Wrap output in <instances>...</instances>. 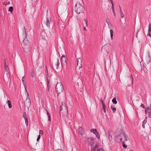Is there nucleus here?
Listing matches in <instances>:
<instances>
[{"label": "nucleus", "mask_w": 151, "mask_h": 151, "mask_svg": "<svg viewBox=\"0 0 151 151\" xmlns=\"http://www.w3.org/2000/svg\"><path fill=\"white\" fill-rule=\"evenodd\" d=\"M22 46L24 51L26 53H28L31 50L30 47V44L29 41L26 39H24L22 43Z\"/></svg>", "instance_id": "2"}, {"label": "nucleus", "mask_w": 151, "mask_h": 151, "mask_svg": "<svg viewBox=\"0 0 151 151\" xmlns=\"http://www.w3.org/2000/svg\"><path fill=\"white\" fill-rule=\"evenodd\" d=\"M111 37H113V32L112 30L111 29L110 30Z\"/></svg>", "instance_id": "29"}, {"label": "nucleus", "mask_w": 151, "mask_h": 151, "mask_svg": "<svg viewBox=\"0 0 151 151\" xmlns=\"http://www.w3.org/2000/svg\"><path fill=\"white\" fill-rule=\"evenodd\" d=\"M24 105L25 106L29 107L31 104L30 100L29 99H27L24 102Z\"/></svg>", "instance_id": "5"}, {"label": "nucleus", "mask_w": 151, "mask_h": 151, "mask_svg": "<svg viewBox=\"0 0 151 151\" xmlns=\"http://www.w3.org/2000/svg\"><path fill=\"white\" fill-rule=\"evenodd\" d=\"M83 30H84V31H86L87 30H86V28L85 27H84V28H83Z\"/></svg>", "instance_id": "47"}, {"label": "nucleus", "mask_w": 151, "mask_h": 151, "mask_svg": "<svg viewBox=\"0 0 151 151\" xmlns=\"http://www.w3.org/2000/svg\"><path fill=\"white\" fill-rule=\"evenodd\" d=\"M86 22V27H87L88 25H87V21H85Z\"/></svg>", "instance_id": "45"}, {"label": "nucleus", "mask_w": 151, "mask_h": 151, "mask_svg": "<svg viewBox=\"0 0 151 151\" xmlns=\"http://www.w3.org/2000/svg\"><path fill=\"white\" fill-rule=\"evenodd\" d=\"M129 151H133L132 150H130Z\"/></svg>", "instance_id": "54"}, {"label": "nucleus", "mask_w": 151, "mask_h": 151, "mask_svg": "<svg viewBox=\"0 0 151 151\" xmlns=\"http://www.w3.org/2000/svg\"><path fill=\"white\" fill-rule=\"evenodd\" d=\"M97 151H104L103 149L102 148H99Z\"/></svg>", "instance_id": "37"}, {"label": "nucleus", "mask_w": 151, "mask_h": 151, "mask_svg": "<svg viewBox=\"0 0 151 151\" xmlns=\"http://www.w3.org/2000/svg\"><path fill=\"white\" fill-rule=\"evenodd\" d=\"M47 114L48 118V120L50 122V115L49 114L47 111Z\"/></svg>", "instance_id": "26"}, {"label": "nucleus", "mask_w": 151, "mask_h": 151, "mask_svg": "<svg viewBox=\"0 0 151 151\" xmlns=\"http://www.w3.org/2000/svg\"><path fill=\"white\" fill-rule=\"evenodd\" d=\"M27 96H28V93H27Z\"/></svg>", "instance_id": "55"}, {"label": "nucleus", "mask_w": 151, "mask_h": 151, "mask_svg": "<svg viewBox=\"0 0 151 151\" xmlns=\"http://www.w3.org/2000/svg\"><path fill=\"white\" fill-rule=\"evenodd\" d=\"M61 62L62 64H64L66 62V60H65V56H63L61 57Z\"/></svg>", "instance_id": "10"}, {"label": "nucleus", "mask_w": 151, "mask_h": 151, "mask_svg": "<svg viewBox=\"0 0 151 151\" xmlns=\"http://www.w3.org/2000/svg\"><path fill=\"white\" fill-rule=\"evenodd\" d=\"M79 131L78 132L81 135H83L84 133V131L83 130V129L81 127H80L78 128Z\"/></svg>", "instance_id": "9"}, {"label": "nucleus", "mask_w": 151, "mask_h": 151, "mask_svg": "<svg viewBox=\"0 0 151 151\" xmlns=\"http://www.w3.org/2000/svg\"><path fill=\"white\" fill-rule=\"evenodd\" d=\"M7 104L8 106L9 107V108H12V103L11 101L9 100H8L7 101Z\"/></svg>", "instance_id": "16"}, {"label": "nucleus", "mask_w": 151, "mask_h": 151, "mask_svg": "<svg viewBox=\"0 0 151 151\" xmlns=\"http://www.w3.org/2000/svg\"><path fill=\"white\" fill-rule=\"evenodd\" d=\"M123 146L124 148L126 149L127 148V146L124 144H123Z\"/></svg>", "instance_id": "36"}, {"label": "nucleus", "mask_w": 151, "mask_h": 151, "mask_svg": "<svg viewBox=\"0 0 151 151\" xmlns=\"http://www.w3.org/2000/svg\"><path fill=\"white\" fill-rule=\"evenodd\" d=\"M77 66L79 67V68L81 67V66H82V62L81 59L80 58L78 59L77 60Z\"/></svg>", "instance_id": "8"}, {"label": "nucleus", "mask_w": 151, "mask_h": 151, "mask_svg": "<svg viewBox=\"0 0 151 151\" xmlns=\"http://www.w3.org/2000/svg\"><path fill=\"white\" fill-rule=\"evenodd\" d=\"M121 15V17L122 18H123L124 17V15L123 14V13H121L120 14Z\"/></svg>", "instance_id": "41"}, {"label": "nucleus", "mask_w": 151, "mask_h": 151, "mask_svg": "<svg viewBox=\"0 0 151 151\" xmlns=\"http://www.w3.org/2000/svg\"><path fill=\"white\" fill-rule=\"evenodd\" d=\"M24 34L25 35V37H26L27 36V34L28 31H27V30L25 29V27H24Z\"/></svg>", "instance_id": "28"}, {"label": "nucleus", "mask_w": 151, "mask_h": 151, "mask_svg": "<svg viewBox=\"0 0 151 151\" xmlns=\"http://www.w3.org/2000/svg\"><path fill=\"white\" fill-rule=\"evenodd\" d=\"M10 4V2H6L5 3H4V5H5V6H6L7 5H8L9 4Z\"/></svg>", "instance_id": "35"}, {"label": "nucleus", "mask_w": 151, "mask_h": 151, "mask_svg": "<svg viewBox=\"0 0 151 151\" xmlns=\"http://www.w3.org/2000/svg\"><path fill=\"white\" fill-rule=\"evenodd\" d=\"M91 132L93 133L94 134H95L97 132L96 129H93L90 130Z\"/></svg>", "instance_id": "18"}, {"label": "nucleus", "mask_w": 151, "mask_h": 151, "mask_svg": "<svg viewBox=\"0 0 151 151\" xmlns=\"http://www.w3.org/2000/svg\"><path fill=\"white\" fill-rule=\"evenodd\" d=\"M103 111H104V113H105L106 112V108H103Z\"/></svg>", "instance_id": "43"}, {"label": "nucleus", "mask_w": 151, "mask_h": 151, "mask_svg": "<svg viewBox=\"0 0 151 151\" xmlns=\"http://www.w3.org/2000/svg\"><path fill=\"white\" fill-rule=\"evenodd\" d=\"M111 37H113V32L112 30L111 29L110 30Z\"/></svg>", "instance_id": "30"}, {"label": "nucleus", "mask_w": 151, "mask_h": 151, "mask_svg": "<svg viewBox=\"0 0 151 151\" xmlns=\"http://www.w3.org/2000/svg\"><path fill=\"white\" fill-rule=\"evenodd\" d=\"M56 151H63L61 150H56Z\"/></svg>", "instance_id": "48"}, {"label": "nucleus", "mask_w": 151, "mask_h": 151, "mask_svg": "<svg viewBox=\"0 0 151 151\" xmlns=\"http://www.w3.org/2000/svg\"><path fill=\"white\" fill-rule=\"evenodd\" d=\"M63 106V105H62L60 107V111H61L63 109V108H62Z\"/></svg>", "instance_id": "42"}, {"label": "nucleus", "mask_w": 151, "mask_h": 151, "mask_svg": "<svg viewBox=\"0 0 151 151\" xmlns=\"http://www.w3.org/2000/svg\"><path fill=\"white\" fill-rule=\"evenodd\" d=\"M95 134L96 135V137H97V138L98 139H99L100 138V135L98 132H97Z\"/></svg>", "instance_id": "22"}, {"label": "nucleus", "mask_w": 151, "mask_h": 151, "mask_svg": "<svg viewBox=\"0 0 151 151\" xmlns=\"http://www.w3.org/2000/svg\"><path fill=\"white\" fill-rule=\"evenodd\" d=\"M22 83H23V84L24 85V84L25 83V78L24 77V76L23 77H22Z\"/></svg>", "instance_id": "31"}, {"label": "nucleus", "mask_w": 151, "mask_h": 151, "mask_svg": "<svg viewBox=\"0 0 151 151\" xmlns=\"http://www.w3.org/2000/svg\"><path fill=\"white\" fill-rule=\"evenodd\" d=\"M39 133L40 134H41V135H42L43 134V131L42 130H40L39 131Z\"/></svg>", "instance_id": "33"}, {"label": "nucleus", "mask_w": 151, "mask_h": 151, "mask_svg": "<svg viewBox=\"0 0 151 151\" xmlns=\"http://www.w3.org/2000/svg\"><path fill=\"white\" fill-rule=\"evenodd\" d=\"M40 134H39L37 138V141H39V140L40 139Z\"/></svg>", "instance_id": "34"}, {"label": "nucleus", "mask_w": 151, "mask_h": 151, "mask_svg": "<svg viewBox=\"0 0 151 151\" xmlns=\"http://www.w3.org/2000/svg\"><path fill=\"white\" fill-rule=\"evenodd\" d=\"M50 19L49 18H47V21L46 22V25L47 27H50Z\"/></svg>", "instance_id": "12"}, {"label": "nucleus", "mask_w": 151, "mask_h": 151, "mask_svg": "<svg viewBox=\"0 0 151 151\" xmlns=\"http://www.w3.org/2000/svg\"><path fill=\"white\" fill-rule=\"evenodd\" d=\"M120 14H121V13H123V12H122V10H120Z\"/></svg>", "instance_id": "49"}, {"label": "nucleus", "mask_w": 151, "mask_h": 151, "mask_svg": "<svg viewBox=\"0 0 151 151\" xmlns=\"http://www.w3.org/2000/svg\"><path fill=\"white\" fill-rule=\"evenodd\" d=\"M59 60L58 59H57L56 61V68H58V66L59 65Z\"/></svg>", "instance_id": "27"}, {"label": "nucleus", "mask_w": 151, "mask_h": 151, "mask_svg": "<svg viewBox=\"0 0 151 151\" xmlns=\"http://www.w3.org/2000/svg\"><path fill=\"white\" fill-rule=\"evenodd\" d=\"M4 68L5 69V70L7 72L6 74H7L8 73V70H9V68H8V66L6 65L5 61V62Z\"/></svg>", "instance_id": "17"}, {"label": "nucleus", "mask_w": 151, "mask_h": 151, "mask_svg": "<svg viewBox=\"0 0 151 151\" xmlns=\"http://www.w3.org/2000/svg\"><path fill=\"white\" fill-rule=\"evenodd\" d=\"M106 22H107V24H108V25H109V23H108V22L107 21H106Z\"/></svg>", "instance_id": "52"}, {"label": "nucleus", "mask_w": 151, "mask_h": 151, "mask_svg": "<svg viewBox=\"0 0 151 151\" xmlns=\"http://www.w3.org/2000/svg\"><path fill=\"white\" fill-rule=\"evenodd\" d=\"M50 88V86L48 85H47V89L48 90V91H49V89Z\"/></svg>", "instance_id": "40"}, {"label": "nucleus", "mask_w": 151, "mask_h": 151, "mask_svg": "<svg viewBox=\"0 0 151 151\" xmlns=\"http://www.w3.org/2000/svg\"><path fill=\"white\" fill-rule=\"evenodd\" d=\"M47 85H49V83H50V81L48 80V79H47Z\"/></svg>", "instance_id": "46"}, {"label": "nucleus", "mask_w": 151, "mask_h": 151, "mask_svg": "<svg viewBox=\"0 0 151 151\" xmlns=\"http://www.w3.org/2000/svg\"><path fill=\"white\" fill-rule=\"evenodd\" d=\"M91 151H95L96 150L98 147V145H96L94 146H91Z\"/></svg>", "instance_id": "14"}, {"label": "nucleus", "mask_w": 151, "mask_h": 151, "mask_svg": "<svg viewBox=\"0 0 151 151\" xmlns=\"http://www.w3.org/2000/svg\"><path fill=\"white\" fill-rule=\"evenodd\" d=\"M111 4H112V12L113 13V14L114 15V16L115 17V14L114 12V5H113V3L114 2L113 1H110Z\"/></svg>", "instance_id": "13"}, {"label": "nucleus", "mask_w": 151, "mask_h": 151, "mask_svg": "<svg viewBox=\"0 0 151 151\" xmlns=\"http://www.w3.org/2000/svg\"><path fill=\"white\" fill-rule=\"evenodd\" d=\"M101 103L102 105L103 108H106L104 102L102 101L101 99Z\"/></svg>", "instance_id": "21"}, {"label": "nucleus", "mask_w": 151, "mask_h": 151, "mask_svg": "<svg viewBox=\"0 0 151 151\" xmlns=\"http://www.w3.org/2000/svg\"><path fill=\"white\" fill-rule=\"evenodd\" d=\"M112 101L113 103L114 104H116L117 103V101L116 100V98H114L112 100Z\"/></svg>", "instance_id": "19"}, {"label": "nucleus", "mask_w": 151, "mask_h": 151, "mask_svg": "<svg viewBox=\"0 0 151 151\" xmlns=\"http://www.w3.org/2000/svg\"><path fill=\"white\" fill-rule=\"evenodd\" d=\"M151 61V59L149 55L146 58V62L147 64L149 63Z\"/></svg>", "instance_id": "11"}, {"label": "nucleus", "mask_w": 151, "mask_h": 151, "mask_svg": "<svg viewBox=\"0 0 151 151\" xmlns=\"http://www.w3.org/2000/svg\"><path fill=\"white\" fill-rule=\"evenodd\" d=\"M151 32V24H149L148 27V32Z\"/></svg>", "instance_id": "23"}, {"label": "nucleus", "mask_w": 151, "mask_h": 151, "mask_svg": "<svg viewBox=\"0 0 151 151\" xmlns=\"http://www.w3.org/2000/svg\"><path fill=\"white\" fill-rule=\"evenodd\" d=\"M117 139L122 144L125 143L128 140V137L124 132H121L117 137Z\"/></svg>", "instance_id": "3"}, {"label": "nucleus", "mask_w": 151, "mask_h": 151, "mask_svg": "<svg viewBox=\"0 0 151 151\" xmlns=\"http://www.w3.org/2000/svg\"><path fill=\"white\" fill-rule=\"evenodd\" d=\"M33 74H34V72L33 71L31 73V76H32V77H33L34 76V75H33Z\"/></svg>", "instance_id": "44"}, {"label": "nucleus", "mask_w": 151, "mask_h": 151, "mask_svg": "<svg viewBox=\"0 0 151 151\" xmlns=\"http://www.w3.org/2000/svg\"><path fill=\"white\" fill-rule=\"evenodd\" d=\"M141 107L143 108H145V106L143 104H142L140 106Z\"/></svg>", "instance_id": "38"}, {"label": "nucleus", "mask_w": 151, "mask_h": 151, "mask_svg": "<svg viewBox=\"0 0 151 151\" xmlns=\"http://www.w3.org/2000/svg\"><path fill=\"white\" fill-rule=\"evenodd\" d=\"M146 110L148 113V116L151 118V104H150L148 107L146 108Z\"/></svg>", "instance_id": "7"}, {"label": "nucleus", "mask_w": 151, "mask_h": 151, "mask_svg": "<svg viewBox=\"0 0 151 151\" xmlns=\"http://www.w3.org/2000/svg\"><path fill=\"white\" fill-rule=\"evenodd\" d=\"M63 90V85L61 83H58L57 84L55 87V91L58 95Z\"/></svg>", "instance_id": "4"}, {"label": "nucleus", "mask_w": 151, "mask_h": 151, "mask_svg": "<svg viewBox=\"0 0 151 151\" xmlns=\"http://www.w3.org/2000/svg\"><path fill=\"white\" fill-rule=\"evenodd\" d=\"M111 40H112L113 39V37H111Z\"/></svg>", "instance_id": "51"}, {"label": "nucleus", "mask_w": 151, "mask_h": 151, "mask_svg": "<svg viewBox=\"0 0 151 151\" xmlns=\"http://www.w3.org/2000/svg\"><path fill=\"white\" fill-rule=\"evenodd\" d=\"M147 122V117H146L142 122V127L144 128L145 127V124Z\"/></svg>", "instance_id": "15"}, {"label": "nucleus", "mask_w": 151, "mask_h": 151, "mask_svg": "<svg viewBox=\"0 0 151 151\" xmlns=\"http://www.w3.org/2000/svg\"><path fill=\"white\" fill-rule=\"evenodd\" d=\"M24 120L25 121V123L26 124V126L27 127V126L28 125V121L27 119H27H25Z\"/></svg>", "instance_id": "32"}, {"label": "nucleus", "mask_w": 151, "mask_h": 151, "mask_svg": "<svg viewBox=\"0 0 151 151\" xmlns=\"http://www.w3.org/2000/svg\"><path fill=\"white\" fill-rule=\"evenodd\" d=\"M83 1H79L76 2L75 6V12L78 14L83 12L84 9L82 5Z\"/></svg>", "instance_id": "1"}, {"label": "nucleus", "mask_w": 151, "mask_h": 151, "mask_svg": "<svg viewBox=\"0 0 151 151\" xmlns=\"http://www.w3.org/2000/svg\"><path fill=\"white\" fill-rule=\"evenodd\" d=\"M87 142L88 144L90 145L91 146H93L94 144V141L93 138H88L87 139Z\"/></svg>", "instance_id": "6"}, {"label": "nucleus", "mask_w": 151, "mask_h": 151, "mask_svg": "<svg viewBox=\"0 0 151 151\" xmlns=\"http://www.w3.org/2000/svg\"><path fill=\"white\" fill-rule=\"evenodd\" d=\"M119 10H122V9H121V7H120V6H119Z\"/></svg>", "instance_id": "53"}, {"label": "nucleus", "mask_w": 151, "mask_h": 151, "mask_svg": "<svg viewBox=\"0 0 151 151\" xmlns=\"http://www.w3.org/2000/svg\"><path fill=\"white\" fill-rule=\"evenodd\" d=\"M145 113H146V112H148V111H147V110H146V109H145Z\"/></svg>", "instance_id": "50"}, {"label": "nucleus", "mask_w": 151, "mask_h": 151, "mask_svg": "<svg viewBox=\"0 0 151 151\" xmlns=\"http://www.w3.org/2000/svg\"><path fill=\"white\" fill-rule=\"evenodd\" d=\"M111 109L112 110L113 112V113H115L116 110V108L112 106H111Z\"/></svg>", "instance_id": "20"}, {"label": "nucleus", "mask_w": 151, "mask_h": 151, "mask_svg": "<svg viewBox=\"0 0 151 151\" xmlns=\"http://www.w3.org/2000/svg\"><path fill=\"white\" fill-rule=\"evenodd\" d=\"M148 36L150 37H151V34L150 33V32H148Z\"/></svg>", "instance_id": "39"}, {"label": "nucleus", "mask_w": 151, "mask_h": 151, "mask_svg": "<svg viewBox=\"0 0 151 151\" xmlns=\"http://www.w3.org/2000/svg\"><path fill=\"white\" fill-rule=\"evenodd\" d=\"M8 11L11 13H12L13 11V7L12 6L10 7L9 8Z\"/></svg>", "instance_id": "24"}, {"label": "nucleus", "mask_w": 151, "mask_h": 151, "mask_svg": "<svg viewBox=\"0 0 151 151\" xmlns=\"http://www.w3.org/2000/svg\"><path fill=\"white\" fill-rule=\"evenodd\" d=\"M23 117L24 119L27 118V115L25 112H24L23 114Z\"/></svg>", "instance_id": "25"}]
</instances>
